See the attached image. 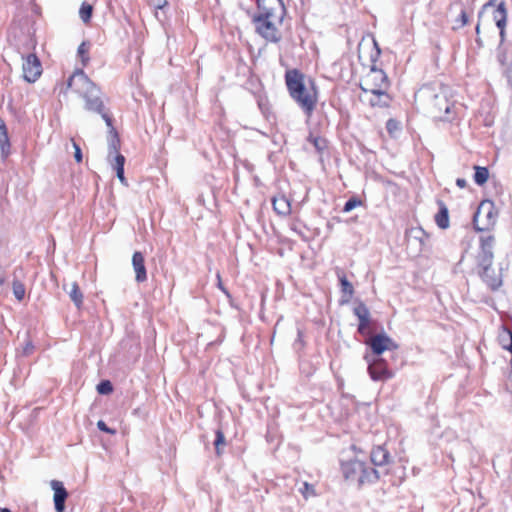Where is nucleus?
Instances as JSON below:
<instances>
[{
  "label": "nucleus",
  "instance_id": "5701e85b",
  "mask_svg": "<svg viewBox=\"0 0 512 512\" xmlns=\"http://www.w3.org/2000/svg\"><path fill=\"white\" fill-rule=\"evenodd\" d=\"M124 163L125 158L121 154H117L116 156L113 157V160H110V164L116 170L117 178L123 185L127 186V180L124 176Z\"/></svg>",
  "mask_w": 512,
  "mask_h": 512
},
{
  "label": "nucleus",
  "instance_id": "2f4dec72",
  "mask_svg": "<svg viewBox=\"0 0 512 512\" xmlns=\"http://www.w3.org/2000/svg\"><path fill=\"white\" fill-rule=\"evenodd\" d=\"M214 446L217 455H220L222 447L225 446V436L221 430L216 431V439L214 441Z\"/></svg>",
  "mask_w": 512,
  "mask_h": 512
},
{
  "label": "nucleus",
  "instance_id": "58836bf2",
  "mask_svg": "<svg viewBox=\"0 0 512 512\" xmlns=\"http://www.w3.org/2000/svg\"><path fill=\"white\" fill-rule=\"evenodd\" d=\"M149 2L155 9H162L167 5V0H150Z\"/></svg>",
  "mask_w": 512,
  "mask_h": 512
},
{
  "label": "nucleus",
  "instance_id": "412c9836",
  "mask_svg": "<svg viewBox=\"0 0 512 512\" xmlns=\"http://www.w3.org/2000/svg\"><path fill=\"white\" fill-rule=\"evenodd\" d=\"M63 289L67 292L75 306L80 308L83 303V294L78 284L76 282L66 283L63 285Z\"/></svg>",
  "mask_w": 512,
  "mask_h": 512
},
{
  "label": "nucleus",
  "instance_id": "aec40b11",
  "mask_svg": "<svg viewBox=\"0 0 512 512\" xmlns=\"http://www.w3.org/2000/svg\"><path fill=\"white\" fill-rule=\"evenodd\" d=\"M272 204L274 211L281 216H287L291 212L290 202L284 195L274 196Z\"/></svg>",
  "mask_w": 512,
  "mask_h": 512
},
{
  "label": "nucleus",
  "instance_id": "cd10ccee",
  "mask_svg": "<svg viewBox=\"0 0 512 512\" xmlns=\"http://www.w3.org/2000/svg\"><path fill=\"white\" fill-rule=\"evenodd\" d=\"M489 178V171L485 167L475 166L474 181L478 185H483Z\"/></svg>",
  "mask_w": 512,
  "mask_h": 512
},
{
  "label": "nucleus",
  "instance_id": "79ce46f5",
  "mask_svg": "<svg viewBox=\"0 0 512 512\" xmlns=\"http://www.w3.org/2000/svg\"><path fill=\"white\" fill-rule=\"evenodd\" d=\"M456 184H457V186H458L459 188H465V187H466V185H467V182H466V180H465V179H463V178H458V179L456 180Z\"/></svg>",
  "mask_w": 512,
  "mask_h": 512
},
{
  "label": "nucleus",
  "instance_id": "4c0bfd02",
  "mask_svg": "<svg viewBox=\"0 0 512 512\" xmlns=\"http://www.w3.org/2000/svg\"><path fill=\"white\" fill-rule=\"evenodd\" d=\"M97 427H98V429H99V430H101V431H103V432H106V433H109V434H115V433H116V431H115V430L110 429V428L105 424V422H104V421H102V420H99V421L97 422Z\"/></svg>",
  "mask_w": 512,
  "mask_h": 512
},
{
  "label": "nucleus",
  "instance_id": "9d476101",
  "mask_svg": "<svg viewBox=\"0 0 512 512\" xmlns=\"http://www.w3.org/2000/svg\"><path fill=\"white\" fill-rule=\"evenodd\" d=\"M495 244V238L492 235L480 237V247L477 254L478 266L492 265L493 262V247Z\"/></svg>",
  "mask_w": 512,
  "mask_h": 512
},
{
  "label": "nucleus",
  "instance_id": "a878e982",
  "mask_svg": "<svg viewBox=\"0 0 512 512\" xmlns=\"http://www.w3.org/2000/svg\"><path fill=\"white\" fill-rule=\"evenodd\" d=\"M498 341L502 348L512 353V332L502 326L498 333Z\"/></svg>",
  "mask_w": 512,
  "mask_h": 512
},
{
  "label": "nucleus",
  "instance_id": "f704fd0d",
  "mask_svg": "<svg viewBox=\"0 0 512 512\" xmlns=\"http://www.w3.org/2000/svg\"><path fill=\"white\" fill-rule=\"evenodd\" d=\"M360 205H361V201L360 200H358L357 198H351V199H349L345 203L343 211L344 212H350V211H352L353 209H355L356 207H358Z\"/></svg>",
  "mask_w": 512,
  "mask_h": 512
},
{
  "label": "nucleus",
  "instance_id": "09e8293b",
  "mask_svg": "<svg viewBox=\"0 0 512 512\" xmlns=\"http://www.w3.org/2000/svg\"><path fill=\"white\" fill-rule=\"evenodd\" d=\"M305 488H309L308 483H304Z\"/></svg>",
  "mask_w": 512,
  "mask_h": 512
},
{
  "label": "nucleus",
  "instance_id": "f3484780",
  "mask_svg": "<svg viewBox=\"0 0 512 512\" xmlns=\"http://www.w3.org/2000/svg\"><path fill=\"white\" fill-rule=\"evenodd\" d=\"M354 314L357 316L359 320L358 331L362 334L366 333V330L370 323L369 309L365 304L360 303L354 308Z\"/></svg>",
  "mask_w": 512,
  "mask_h": 512
},
{
  "label": "nucleus",
  "instance_id": "2eb2a0df",
  "mask_svg": "<svg viewBox=\"0 0 512 512\" xmlns=\"http://www.w3.org/2000/svg\"><path fill=\"white\" fill-rule=\"evenodd\" d=\"M481 268L480 276L487 283V285L495 290L499 288L502 284L501 274L496 272L492 265H483L479 266Z\"/></svg>",
  "mask_w": 512,
  "mask_h": 512
},
{
  "label": "nucleus",
  "instance_id": "6e6552de",
  "mask_svg": "<svg viewBox=\"0 0 512 512\" xmlns=\"http://www.w3.org/2000/svg\"><path fill=\"white\" fill-rule=\"evenodd\" d=\"M374 357H380L384 351L396 350L398 345L386 333H379L369 338L366 342Z\"/></svg>",
  "mask_w": 512,
  "mask_h": 512
},
{
  "label": "nucleus",
  "instance_id": "f257e3e1",
  "mask_svg": "<svg viewBox=\"0 0 512 512\" xmlns=\"http://www.w3.org/2000/svg\"><path fill=\"white\" fill-rule=\"evenodd\" d=\"M285 80L292 99L310 117L318 100V92L314 80L306 78L297 70L287 71Z\"/></svg>",
  "mask_w": 512,
  "mask_h": 512
},
{
  "label": "nucleus",
  "instance_id": "7ed1b4c3",
  "mask_svg": "<svg viewBox=\"0 0 512 512\" xmlns=\"http://www.w3.org/2000/svg\"><path fill=\"white\" fill-rule=\"evenodd\" d=\"M67 88L72 89L85 101V109L102 116L107 126H111V118L104 112V104L99 88L87 77L83 70H76L68 79Z\"/></svg>",
  "mask_w": 512,
  "mask_h": 512
},
{
  "label": "nucleus",
  "instance_id": "ddd939ff",
  "mask_svg": "<svg viewBox=\"0 0 512 512\" xmlns=\"http://www.w3.org/2000/svg\"><path fill=\"white\" fill-rule=\"evenodd\" d=\"M364 469V462L351 460L342 464L343 475L347 480L356 481L360 485V479Z\"/></svg>",
  "mask_w": 512,
  "mask_h": 512
},
{
  "label": "nucleus",
  "instance_id": "39448f33",
  "mask_svg": "<svg viewBox=\"0 0 512 512\" xmlns=\"http://www.w3.org/2000/svg\"><path fill=\"white\" fill-rule=\"evenodd\" d=\"M284 13L281 0H258V13L253 20L282 21Z\"/></svg>",
  "mask_w": 512,
  "mask_h": 512
},
{
  "label": "nucleus",
  "instance_id": "c9c22d12",
  "mask_svg": "<svg viewBox=\"0 0 512 512\" xmlns=\"http://www.w3.org/2000/svg\"><path fill=\"white\" fill-rule=\"evenodd\" d=\"M467 22H468L467 15H466L465 11L462 10L460 13V18L455 21V25L453 28L459 29V28L463 27L464 25H466Z\"/></svg>",
  "mask_w": 512,
  "mask_h": 512
},
{
  "label": "nucleus",
  "instance_id": "c756f323",
  "mask_svg": "<svg viewBox=\"0 0 512 512\" xmlns=\"http://www.w3.org/2000/svg\"><path fill=\"white\" fill-rule=\"evenodd\" d=\"M25 287L19 281L13 282V294L18 301H22L25 297Z\"/></svg>",
  "mask_w": 512,
  "mask_h": 512
},
{
  "label": "nucleus",
  "instance_id": "f8f14e48",
  "mask_svg": "<svg viewBox=\"0 0 512 512\" xmlns=\"http://www.w3.org/2000/svg\"><path fill=\"white\" fill-rule=\"evenodd\" d=\"M407 243L416 253H421L427 241V235L422 228L414 227L407 232Z\"/></svg>",
  "mask_w": 512,
  "mask_h": 512
},
{
  "label": "nucleus",
  "instance_id": "a211bd4d",
  "mask_svg": "<svg viewBox=\"0 0 512 512\" xmlns=\"http://www.w3.org/2000/svg\"><path fill=\"white\" fill-rule=\"evenodd\" d=\"M493 18L496 23V26L500 30V36L501 39L503 40L505 35V26L507 22V10L504 2L498 4L497 8L493 13Z\"/></svg>",
  "mask_w": 512,
  "mask_h": 512
},
{
  "label": "nucleus",
  "instance_id": "423d86ee",
  "mask_svg": "<svg viewBox=\"0 0 512 512\" xmlns=\"http://www.w3.org/2000/svg\"><path fill=\"white\" fill-rule=\"evenodd\" d=\"M473 223L478 231H484L489 229L495 223V214L492 209V203L482 202L476 213L474 214Z\"/></svg>",
  "mask_w": 512,
  "mask_h": 512
},
{
  "label": "nucleus",
  "instance_id": "1a4fd4ad",
  "mask_svg": "<svg viewBox=\"0 0 512 512\" xmlns=\"http://www.w3.org/2000/svg\"><path fill=\"white\" fill-rule=\"evenodd\" d=\"M22 70L24 79L33 83L41 76L42 65L35 54H29L25 58L23 57Z\"/></svg>",
  "mask_w": 512,
  "mask_h": 512
},
{
  "label": "nucleus",
  "instance_id": "c03bdc74",
  "mask_svg": "<svg viewBox=\"0 0 512 512\" xmlns=\"http://www.w3.org/2000/svg\"><path fill=\"white\" fill-rule=\"evenodd\" d=\"M3 282H4V275H3L2 268L0 267V293L2 292Z\"/></svg>",
  "mask_w": 512,
  "mask_h": 512
},
{
  "label": "nucleus",
  "instance_id": "9b49d317",
  "mask_svg": "<svg viewBox=\"0 0 512 512\" xmlns=\"http://www.w3.org/2000/svg\"><path fill=\"white\" fill-rule=\"evenodd\" d=\"M256 24L257 32L264 37L265 39L277 42L280 39V34L278 32L277 26L282 23V21H270V20H253Z\"/></svg>",
  "mask_w": 512,
  "mask_h": 512
},
{
  "label": "nucleus",
  "instance_id": "4be33fe9",
  "mask_svg": "<svg viewBox=\"0 0 512 512\" xmlns=\"http://www.w3.org/2000/svg\"><path fill=\"white\" fill-rule=\"evenodd\" d=\"M0 153L3 159H6L10 154V142L7 133V128L3 120L0 119Z\"/></svg>",
  "mask_w": 512,
  "mask_h": 512
},
{
  "label": "nucleus",
  "instance_id": "473e14b6",
  "mask_svg": "<svg viewBox=\"0 0 512 512\" xmlns=\"http://www.w3.org/2000/svg\"><path fill=\"white\" fill-rule=\"evenodd\" d=\"M339 279L342 292L348 294L349 296H352L354 292L352 284L347 280L345 276H341Z\"/></svg>",
  "mask_w": 512,
  "mask_h": 512
},
{
  "label": "nucleus",
  "instance_id": "72a5a7b5",
  "mask_svg": "<svg viewBox=\"0 0 512 512\" xmlns=\"http://www.w3.org/2000/svg\"><path fill=\"white\" fill-rule=\"evenodd\" d=\"M113 388L109 381H102L97 385V391L99 394H109Z\"/></svg>",
  "mask_w": 512,
  "mask_h": 512
},
{
  "label": "nucleus",
  "instance_id": "c85d7f7f",
  "mask_svg": "<svg viewBox=\"0 0 512 512\" xmlns=\"http://www.w3.org/2000/svg\"><path fill=\"white\" fill-rule=\"evenodd\" d=\"M92 11H93L92 5H90L86 2L82 3L80 10H79V16L84 23H88L90 21L91 16H92Z\"/></svg>",
  "mask_w": 512,
  "mask_h": 512
},
{
  "label": "nucleus",
  "instance_id": "f03ea898",
  "mask_svg": "<svg viewBox=\"0 0 512 512\" xmlns=\"http://www.w3.org/2000/svg\"><path fill=\"white\" fill-rule=\"evenodd\" d=\"M447 95L448 87L436 83L428 84L415 93V100L433 118L448 120L453 104L449 102Z\"/></svg>",
  "mask_w": 512,
  "mask_h": 512
},
{
  "label": "nucleus",
  "instance_id": "a18cd8bd",
  "mask_svg": "<svg viewBox=\"0 0 512 512\" xmlns=\"http://www.w3.org/2000/svg\"><path fill=\"white\" fill-rule=\"evenodd\" d=\"M30 351H31V346L27 345V347L24 350L25 354H28Z\"/></svg>",
  "mask_w": 512,
  "mask_h": 512
},
{
  "label": "nucleus",
  "instance_id": "37998d69",
  "mask_svg": "<svg viewBox=\"0 0 512 512\" xmlns=\"http://www.w3.org/2000/svg\"><path fill=\"white\" fill-rule=\"evenodd\" d=\"M217 279H218V287H219L223 292L227 293V292H226V290L224 289V287L222 286L221 276H220V274H219V273H217Z\"/></svg>",
  "mask_w": 512,
  "mask_h": 512
},
{
  "label": "nucleus",
  "instance_id": "20e7f679",
  "mask_svg": "<svg viewBox=\"0 0 512 512\" xmlns=\"http://www.w3.org/2000/svg\"><path fill=\"white\" fill-rule=\"evenodd\" d=\"M360 87L362 89L361 99L368 102L371 106H387L389 96L387 90L389 81L385 72L381 69L372 67L369 72L361 79Z\"/></svg>",
  "mask_w": 512,
  "mask_h": 512
},
{
  "label": "nucleus",
  "instance_id": "a19ab883",
  "mask_svg": "<svg viewBox=\"0 0 512 512\" xmlns=\"http://www.w3.org/2000/svg\"><path fill=\"white\" fill-rule=\"evenodd\" d=\"M496 4V0H489L482 8V11L479 13V18H481L483 11H485L488 7L494 6Z\"/></svg>",
  "mask_w": 512,
  "mask_h": 512
},
{
  "label": "nucleus",
  "instance_id": "de8ad7c7",
  "mask_svg": "<svg viewBox=\"0 0 512 512\" xmlns=\"http://www.w3.org/2000/svg\"><path fill=\"white\" fill-rule=\"evenodd\" d=\"M0 512H10V510H9V509H7V508H2V509L0 510Z\"/></svg>",
  "mask_w": 512,
  "mask_h": 512
},
{
  "label": "nucleus",
  "instance_id": "b1692460",
  "mask_svg": "<svg viewBox=\"0 0 512 512\" xmlns=\"http://www.w3.org/2000/svg\"><path fill=\"white\" fill-rule=\"evenodd\" d=\"M110 128V131H109V136H108V160H113L111 157L113 154H115V156L118 153V149H119V145H120V140L118 138V135H117V132L115 131V129L113 128V126H108Z\"/></svg>",
  "mask_w": 512,
  "mask_h": 512
},
{
  "label": "nucleus",
  "instance_id": "393cba45",
  "mask_svg": "<svg viewBox=\"0 0 512 512\" xmlns=\"http://www.w3.org/2000/svg\"><path fill=\"white\" fill-rule=\"evenodd\" d=\"M379 479L380 472L375 468L368 467L364 463V469L360 479V485L375 483Z\"/></svg>",
  "mask_w": 512,
  "mask_h": 512
},
{
  "label": "nucleus",
  "instance_id": "7c9ffc66",
  "mask_svg": "<svg viewBox=\"0 0 512 512\" xmlns=\"http://www.w3.org/2000/svg\"><path fill=\"white\" fill-rule=\"evenodd\" d=\"M88 50H89V46L85 42H82L79 45L78 50H77L78 56L81 58V62H82L83 66L87 65V63L89 61Z\"/></svg>",
  "mask_w": 512,
  "mask_h": 512
},
{
  "label": "nucleus",
  "instance_id": "4468645a",
  "mask_svg": "<svg viewBox=\"0 0 512 512\" xmlns=\"http://www.w3.org/2000/svg\"><path fill=\"white\" fill-rule=\"evenodd\" d=\"M51 489L54 491L53 501L56 512L65 511V501L68 497V492L63 483L59 480H52L50 482Z\"/></svg>",
  "mask_w": 512,
  "mask_h": 512
},
{
  "label": "nucleus",
  "instance_id": "ea45409f",
  "mask_svg": "<svg viewBox=\"0 0 512 512\" xmlns=\"http://www.w3.org/2000/svg\"><path fill=\"white\" fill-rule=\"evenodd\" d=\"M73 148H74V158L79 163L82 161V152L79 145L75 142H73Z\"/></svg>",
  "mask_w": 512,
  "mask_h": 512
},
{
  "label": "nucleus",
  "instance_id": "49530a36",
  "mask_svg": "<svg viewBox=\"0 0 512 512\" xmlns=\"http://www.w3.org/2000/svg\"><path fill=\"white\" fill-rule=\"evenodd\" d=\"M480 32V23L478 22L477 26H476V33L479 34Z\"/></svg>",
  "mask_w": 512,
  "mask_h": 512
},
{
  "label": "nucleus",
  "instance_id": "6ab92c4d",
  "mask_svg": "<svg viewBox=\"0 0 512 512\" xmlns=\"http://www.w3.org/2000/svg\"><path fill=\"white\" fill-rule=\"evenodd\" d=\"M370 458L375 466L381 467L389 463L390 454L384 447L377 446L372 449Z\"/></svg>",
  "mask_w": 512,
  "mask_h": 512
},
{
  "label": "nucleus",
  "instance_id": "bb28decb",
  "mask_svg": "<svg viewBox=\"0 0 512 512\" xmlns=\"http://www.w3.org/2000/svg\"><path fill=\"white\" fill-rule=\"evenodd\" d=\"M435 222L441 229H446L449 226L448 209L442 202H440L439 212L435 215Z\"/></svg>",
  "mask_w": 512,
  "mask_h": 512
},
{
  "label": "nucleus",
  "instance_id": "e433bc0d",
  "mask_svg": "<svg viewBox=\"0 0 512 512\" xmlns=\"http://www.w3.org/2000/svg\"><path fill=\"white\" fill-rule=\"evenodd\" d=\"M386 128L390 134H394L396 131L399 130V124L397 121L389 119L387 121Z\"/></svg>",
  "mask_w": 512,
  "mask_h": 512
},
{
  "label": "nucleus",
  "instance_id": "0eeeda50",
  "mask_svg": "<svg viewBox=\"0 0 512 512\" xmlns=\"http://www.w3.org/2000/svg\"><path fill=\"white\" fill-rule=\"evenodd\" d=\"M368 363V372L374 381H384L393 377V373L388 369L386 361L381 357L365 356Z\"/></svg>",
  "mask_w": 512,
  "mask_h": 512
},
{
  "label": "nucleus",
  "instance_id": "dca6fc26",
  "mask_svg": "<svg viewBox=\"0 0 512 512\" xmlns=\"http://www.w3.org/2000/svg\"><path fill=\"white\" fill-rule=\"evenodd\" d=\"M132 266L135 272V280L142 283L147 279L144 256L141 252H135L132 256Z\"/></svg>",
  "mask_w": 512,
  "mask_h": 512
}]
</instances>
